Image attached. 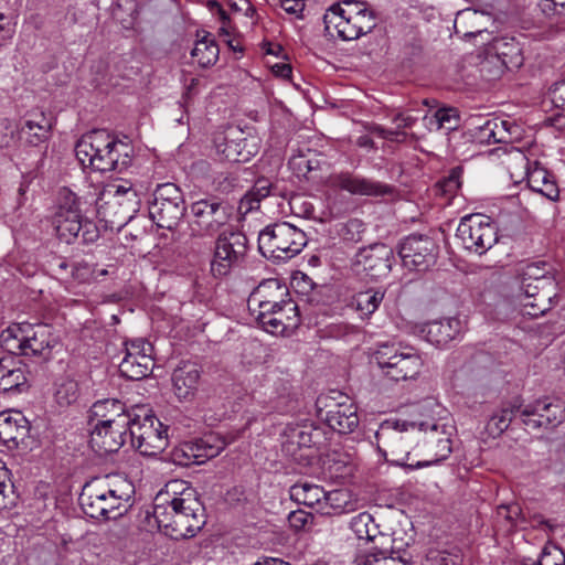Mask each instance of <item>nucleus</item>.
<instances>
[{
  "instance_id": "1",
  "label": "nucleus",
  "mask_w": 565,
  "mask_h": 565,
  "mask_svg": "<svg viewBox=\"0 0 565 565\" xmlns=\"http://www.w3.org/2000/svg\"><path fill=\"white\" fill-rule=\"evenodd\" d=\"M166 494L171 495L167 504L157 503L153 509L159 529L174 540L193 536L204 524V508L196 490L183 480H171Z\"/></svg>"
},
{
  "instance_id": "2",
  "label": "nucleus",
  "mask_w": 565,
  "mask_h": 565,
  "mask_svg": "<svg viewBox=\"0 0 565 565\" xmlns=\"http://www.w3.org/2000/svg\"><path fill=\"white\" fill-rule=\"evenodd\" d=\"M135 487L125 476L115 473L87 483L79 494L83 512L92 519H116L126 510Z\"/></svg>"
},
{
  "instance_id": "3",
  "label": "nucleus",
  "mask_w": 565,
  "mask_h": 565,
  "mask_svg": "<svg viewBox=\"0 0 565 565\" xmlns=\"http://www.w3.org/2000/svg\"><path fill=\"white\" fill-rule=\"evenodd\" d=\"M75 154L83 167L99 172H121L132 161L131 146L106 130H93L83 135L75 146Z\"/></svg>"
},
{
  "instance_id": "4",
  "label": "nucleus",
  "mask_w": 565,
  "mask_h": 565,
  "mask_svg": "<svg viewBox=\"0 0 565 565\" xmlns=\"http://www.w3.org/2000/svg\"><path fill=\"white\" fill-rule=\"evenodd\" d=\"M420 417L416 419H395V427L401 430H416L420 435L423 447L425 448V455L430 456L429 459L418 460L415 465H411L413 468H424L436 465L449 457L452 451V436L456 431V427L452 419L446 416L427 417L424 414H419Z\"/></svg>"
},
{
  "instance_id": "5",
  "label": "nucleus",
  "mask_w": 565,
  "mask_h": 565,
  "mask_svg": "<svg viewBox=\"0 0 565 565\" xmlns=\"http://www.w3.org/2000/svg\"><path fill=\"white\" fill-rule=\"evenodd\" d=\"M323 22L330 34L334 30L342 40L352 41L376 26V15L364 1L341 0L327 10Z\"/></svg>"
},
{
  "instance_id": "6",
  "label": "nucleus",
  "mask_w": 565,
  "mask_h": 565,
  "mask_svg": "<svg viewBox=\"0 0 565 565\" xmlns=\"http://www.w3.org/2000/svg\"><path fill=\"white\" fill-rule=\"evenodd\" d=\"M0 342L9 353L49 359L57 339L49 324L18 323L1 332Z\"/></svg>"
},
{
  "instance_id": "7",
  "label": "nucleus",
  "mask_w": 565,
  "mask_h": 565,
  "mask_svg": "<svg viewBox=\"0 0 565 565\" xmlns=\"http://www.w3.org/2000/svg\"><path fill=\"white\" fill-rule=\"evenodd\" d=\"M95 205L102 221L122 225L138 212L140 199L130 180H119L102 185Z\"/></svg>"
},
{
  "instance_id": "8",
  "label": "nucleus",
  "mask_w": 565,
  "mask_h": 565,
  "mask_svg": "<svg viewBox=\"0 0 565 565\" xmlns=\"http://www.w3.org/2000/svg\"><path fill=\"white\" fill-rule=\"evenodd\" d=\"M53 225L60 241L72 244L81 239L84 244H90L98 239L99 231L96 224L85 217L81 209L79 198L67 192L53 218Z\"/></svg>"
},
{
  "instance_id": "9",
  "label": "nucleus",
  "mask_w": 565,
  "mask_h": 565,
  "mask_svg": "<svg viewBox=\"0 0 565 565\" xmlns=\"http://www.w3.org/2000/svg\"><path fill=\"white\" fill-rule=\"evenodd\" d=\"M307 243L305 232L287 222L268 225L258 235V249L262 255L278 262L295 257Z\"/></svg>"
},
{
  "instance_id": "10",
  "label": "nucleus",
  "mask_w": 565,
  "mask_h": 565,
  "mask_svg": "<svg viewBox=\"0 0 565 565\" xmlns=\"http://www.w3.org/2000/svg\"><path fill=\"white\" fill-rule=\"evenodd\" d=\"M384 374L402 381L416 377L423 367V360L414 348L396 343H381L373 354Z\"/></svg>"
},
{
  "instance_id": "11",
  "label": "nucleus",
  "mask_w": 565,
  "mask_h": 565,
  "mask_svg": "<svg viewBox=\"0 0 565 565\" xmlns=\"http://www.w3.org/2000/svg\"><path fill=\"white\" fill-rule=\"evenodd\" d=\"M138 414L129 427L131 445L143 456H157L168 446V427L145 407H137Z\"/></svg>"
},
{
  "instance_id": "12",
  "label": "nucleus",
  "mask_w": 565,
  "mask_h": 565,
  "mask_svg": "<svg viewBox=\"0 0 565 565\" xmlns=\"http://www.w3.org/2000/svg\"><path fill=\"white\" fill-rule=\"evenodd\" d=\"M190 212V232L194 237L214 236L228 224L232 216L231 206L217 198L194 201Z\"/></svg>"
},
{
  "instance_id": "13",
  "label": "nucleus",
  "mask_w": 565,
  "mask_h": 565,
  "mask_svg": "<svg viewBox=\"0 0 565 565\" xmlns=\"http://www.w3.org/2000/svg\"><path fill=\"white\" fill-rule=\"evenodd\" d=\"M462 246L478 255L484 254L498 241L495 225L483 214H469L460 220L456 233Z\"/></svg>"
},
{
  "instance_id": "14",
  "label": "nucleus",
  "mask_w": 565,
  "mask_h": 565,
  "mask_svg": "<svg viewBox=\"0 0 565 565\" xmlns=\"http://www.w3.org/2000/svg\"><path fill=\"white\" fill-rule=\"evenodd\" d=\"M247 250L246 236L236 231L224 230L220 233L213 259L211 262V273L214 277H224L231 270L238 266Z\"/></svg>"
},
{
  "instance_id": "15",
  "label": "nucleus",
  "mask_w": 565,
  "mask_h": 565,
  "mask_svg": "<svg viewBox=\"0 0 565 565\" xmlns=\"http://www.w3.org/2000/svg\"><path fill=\"white\" fill-rule=\"evenodd\" d=\"M437 252L438 247L433 238L417 234L405 237L398 249L403 265L418 271L427 270L435 264Z\"/></svg>"
},
{
  "instance_id": "16",
  "label": "nucleus",
  "mask_w": 565,
  "mask_h": 565,
  "mask_svg": "<svg viewBox=\"0 0 565 565\" xmlns=\"http://www.w3.org/2000/svg\"><path fill=\"white\" fill-rule=\"evenodd\" d=\"M520 419L529 430L553 429L565 419V407L558 402L539 399L522 405Z\"/></svg>"
},
{
  "instance_id": "17",
  "label": "nucleus",
  "mask_w": 565,
  "mask_h": 565,
  "mask_svg": "<svg viewBox=\"0 0 565 565\" xmlns=\"http://www.w3.org/2000/svg\"><path fill=\"white\" fill-rule=\"evenodd\" d=\"M395 260L393 249L385 244H373L361 248L355 255V265L359 271L364 273L371 279L386 277L392 270Z\"/></svg>"
},
{
  "instance_id": "18",
  "label": "nucleus",
  "mask_w": 565,
  "mask_h": 565,
  "mask_svg": "<svg viewBox=\"0 0 565 565\" xmlns=\"http://www.w3.org/2000/svg\"><path fill=\"white\" fill-rule=\"evenodd\" d=\"M151 345L142 339L126 343V354L119 363L122 376L130 380H141L151 373L153 360Z\"/></svg>"
},
{
  "instance_id": "19",
  "label": "nucleus",
  "mask_w": 565,
  "mask_h": 565,
  "mask_svg": "<svg viewBox=\"0 0 565 565\" xmlns=\"http://www.w3.org/2000/svg\"><path fill=\"white\" fill-rule=\"evenodd\" d=\"M255 319L264 330L274 335H284L291 332L299 324L297 305L288 299L286 303L268 312L256 313Z\"/></svg>"
},
{
  "instance_id": "20",
  "label": "nucleus",
  "mask_w": 565,
  "mask_h": 565,
  "mask_svg": "<svg viewBox=\"0 0 565 565\" xmlns=\"http://www.w3.org/2000/svg\"><path fill=\"white\" fill-rule=\"evenodd\" d=\"M138 414L137 408L128 409L125 403L116 398L97 401L90 408V417L98 425L130 427Z\"/></svg>"
},
{
  "instance_id": "21",
  "label": "nucleus",
  "mask_w": 565,
  "mask_h": 565,
  "mask_svg": "<svg viewBox=\"0 0 565 565\" xmlns=\"http://www.w3.org/2000/svg\"><path fill=\"white\" fill-rule=\"evenodd\" d=\"M288 289L278 279L271 278L262 281L248 298V308L252 315L268 312L287 302Z\"/></svg>"
},
{
  "instance_id": "22",
  "label": "nucleus",
  "mask_w": 565,
  "mask_h": 565,
  "mask_svg": "<svg viewBox=\"0 0 565 565\" xmlns=\"http://www.w3.org/2000/svg\"><path fill=\"white\" fill-rule=\"evenodd\" d=\"M129 427L94 424L89 444L99 456L117 452L126 443Z\"/></svg>"
},
{
  "instance_id": "23",
  "label": "nucleus",
  "mask_w": 565,
  "mask_h": 565,
  "mask_svg": "<svg viewBox=\"0 0 565 565\" xmlns=\"http://www.w3.org/2000/svg\"><path fill=\"white\" fill-rule=\"evenodd\" d=\"M461 332V321L458 318H444L424 323L419 334L427 342L444 347L455 340Z\"/></svg>"
},
{
  "instance_id": "24",
  "label": "nucleus",
  "mask_w": 565,
  "mask_h": 565,
  "mask_svg": "<svg viewBox=\"0 0 565 565\" xmlns=\"http://www.w3.org/2000/svg\"><path fill=\"white\" fill-rule=\"evenodd\" d=\"M318 416L340 433H352L359 425L356 408L352 404H333L328 411L319 409Z\"/></svg>"
},
{
  "instance_id": "25",
  "label": "nucleus",
  "mask_w": 565,
  "mask_h": 565,
  "mask_svg": "<svg viewBox=\"0 0 565 565\" xmlns=\"http://www.w3.org/2000/svg\"><path fill=\"white\" fill-rule=\"evenodd\" d=\"M201 372L196 364L184 362L172 373L173 393L180 402L191 401L199 385Z\"/></svg>"
},
{
  "instance_id": "26",
  "label": "nucleus",
  "mask_w": 565,
  "mask_h": 565,
  "mask_svg": "<svg viewBox=\"0 0 565 565\" xmlns=\"http://www.w3.org/2000/svg\"><path fill=\"white\" fill-rule=\"evenodd\" d=\"M185 212L184 200L152 201L149 215L158 227L173 230L178 226Z\"/></svg>"
},
{
  "instance_id": "27",
  "label": "nucleus",
  "mask_w": 565,
  "mask_h": 565,
  "mask_svg": "<svg viewBox=\"0 0 565 565\" xmlns=\"http://www.w3.org/2000/svg\"><path fill=\"white\" fill-rule=\"evenodd\" d=\"M237 438L236 435L228 434L221 436L220 434H207L202 438L189 440L190 447L193 450L194 461L196 465H202L207 460L220 455L224 448Z\"/></svg>"
},
{
  "instance_id": "28",
  "label": "nucleus",
  "mask_w": 565,
  "mask_h": 565,
  "mask_svg": "<svg viewBox=\"0 0 565 565\" xmlns=\"http://www.w3.org/2000/svg\"><path fill=\"white\" fill-rule=\"evenodd\" d=\"M216 151L228 162H247L257 153V147L244 137L226 136L222 141H216Z\"/></svg>"
},
{
  "instance_id": "29",
  "label": "nucleus",
  "mask_w": 565,
  "mask_h": 565,
  "mask_svg": "<svg viewBox=\"0 0 565 565\" xmlns=\"http://www.w3.org/2000/svg\"><path fill=\"white\" fill-rule=\"evenodd\" d=\"M393 429L391 436L388 437L391 440L390 446V454L392 456L391 461L395 463L396 466L405 467L409 470H414L411 465H414L413 462H409V456L412 452V448L409 447V437L403 436L401 433L404 430H401L395 427V420L394 422H386L384 425H382L381 430L376 434V437L380 438L386 434L388 429Z\"/></svg>"
},
{
  "instance_id": "30",
  "label": "nucleus",
  "mask_w": 565,
  "mask_h": 565,
  "mask_svg": "<svg viewBox=\"0 0 565 565\" xmlns=\"http://www.w3.org/2000/svg\"><path fill=\"white\" fill-rule=\"evenodd\" d=\"M29 430V422L21 412L0 414V439L4 444L18 446L28 437Z\"/></svg>"
},
{
  "instance_id": "31",
  "label": "nucleus",
  "mask_w": 565,
  "mask_h": 565,
  "mask_svg": "<svg viewBox=\"0 0 565 565\" xmlns=\"http://www.w3.org/2000/svg\"><path fill=\"white\" fill-rule=\"evenodd\" d=\"M52 124L43 113L33 114L20 127V139L32 147L45 143L51 136Z\"/></svg>"
},
{
  "instance_id": "32",
  "label": "nucleus",
  "mask_w": 565,
  "mask_h": 565,
  "mask_svg": "<svg viewBox=\"0 0 565 565\" xmlns=\"http://www.w3.org/2000/svg\"><path fill=\"white\" fill-rule=\"evenodd\" d=\"M511 124L507 120L490 118L473 126L472 138L479 143L508 142L511 136Z\"/></svg>"
},
{
  "instance_id": "33",
  "label": "nucleus",
  "mask_w": 565,
  "mask_h": 565,
  "mask_svg": "<svg viewBox=\"0 0 565 565\" xmlns=\"http://www.w3.org/2000/svg\"><path fill=\"white\" fill-rule=\"evenodd\" d=\"M526 179L532 191L542 194L551 201L558 200L559 189L555 177L544 167L535 163V166L527 171Z\"/></svg>"
},
{
  "instance_id": "34",
  "label": "nucleus",
  "mask_w": 565,
  "mask_h": 565,
  "mask_svg": "<svg viewBox=\"0 0 565 565\" xmlns=\"http://www.w3.org/2000/svg\"><path fill=\"white\" fill-rule=\"evenodd\" d=\"M489 21V14L472 9H466L457 14L455 29L458 34L465 38H472L487 31Z\"/></svg>"
},
{
  "instance_id": "35",
  "label": "nucleus",
  "mask_w": 565,
  "mask_h": 565,
  "mask_svg": "<svg viewBox=\"0 0 565 565\" xmlns=\"http://www.w3.org/2000/svg\"><path fill=\"white\" fill-rule=\"evenodd\" d=\"M290 499L298 504H303L309 508L316 509L320 513V508L323 504L326 490L318 484L310 482H298L290 487Z\"/></svg>"
},
{
  "instance_id": "36",
  "label": "nucleus",
  "mask_w": 565,
  "mask_h": 565,
  "mask_svg": "<svg viewBox=\"0 0 565 565\" xmlns=\"http://www.w3.org/2000/svg\"><path fill=\"white\" fill-rule=\"evenodd\" d=\"M355 510V502L349 491L337 489L326 491L323 504L320 508L321 515H341Z\"/></svg>"
},
{
  "instance_id": "37",
  "label": "nucleus",
  "mask_w": 565,
  "mask_h": 565,
  "mask_svg": "<svg viewBox=\"0 0 565 565\" xmlns=\"http://www.w3.org/2000/svg\"><path fill=\"white\" fill-rule=\"evenodd\" d=\"M521 408V403L513 402L493 413V415L487 422L484 428L488 436L491 438L499 437L504 430L508 429L513 419L520 418Z\"/></svg>"
},
{
  "instance_id": "38",
  "label": "nucleus",
  "mask_w": 565,
  "mask_h": 565,
  "mask_svg": "<svg viewBox=\"0 0 565 565\" xmlns=\"http://www.w3.org/2000/svg\"><path fill=\"white\" fill-rule=\"evenodd\" d=\"M492 49L507 68H518L523 64L520 44L514 39H495Z\"/></svg>"
},
{
  "instance_id": "39",
  "label": "nucleus",
  "mask_w": 565,
  "mask_h": 565,
  "mask_svg": "<svg viewBox=\"0 0 565 565\" xmlns=\"http://www.w3.org/2000/svg\"><path fill=\"white\" fill-rule=\"evenodd\" d=\"M218 53L217 43L212 35L207 34L195 42L191 56L201 67H209L216 63Z\"/></svg>"
},
{
  "instance_id": "40",
  "label": "nucleus",
  "mask_w": 565,
  "mask_h": 565,
  "mask_svg": "<svg viewBox=\"0 0 565 565\" xmlns=\"http://www.w3.org/2000/svg\"><path fill=\"white\" fill-rule=\"evenodd\" d=\"M521 281L540 284L541 289L555 288V279L551 275V266L545 262L527 264L522 269Z\"/></svg>"
},
{
  "instance_id": "41",
  "label": "nucleus",
  "mask_w": 565,
  "mask_h": 565,
  "mask_svg": "<svg viewBox=\"0 0 565 565\" xmlns=\"http://www.w3.org/2000/svg\"><path fill=\"white\" fill-rule=\"evenodd\" d=\"M384 298V291L380 289H367L358 292L352 301V306L360 313L361 318H369L373 315Z\"/></svg>"
},
{
  "instance_id": "42",
  "label": "nucleus",
  "mask_w": 565,
  "mask_h": 565,
  "mask_svg": "<svg viewBox=\"0 0 565 565\" xmlns=\"http://www.w3.org/2000/svg\"><path fill=\"white\" fill-rule=\"evenodd\" d=\"M542 294L531 300L521 301L522 315L537 318L551 309L552 299L556 296L555 288L541 289Z\"/></svg>"
},
{
  "instance_id": "43",
  "label": "nucleus",
  "mask_w": 565,
  "mask_h": 565,
  "mask_svg": "<svg viewBox=\"0 0 565 565\" xmlns=\"http://www.w3.org/2000/svg\"><path fill=\"white\" fill-rule=\"evenodd\" d=\"M350 529L359 540L375 541L380 534L379 525L369 512H361L350 521Z\"/></svg>"
},
{
  "instance_id": "44",
  "label": "nucleus",
  "mask_w": 565,
  "mask_h": 565,
  "mask_svg": "<svg viewBox=\"0 0 565 565\" xmlns=\"http://www.w3.org/2000/svg\"><path fill=\"white\" fill-rule=\"evenodd\" d=\"M312 444V430L309 427H291L288 429L284 448L288 454L295 456L296 449L309 448Z\"/></svg>"
},
{
  "instance_id": "45",
  "label": "nucleus",
  "mask_w": 565,
  "mask_h": 565,
  "mask_svg": "<svg viewBox=\"0 0 565 565\" xmlns=\"http://www.w3.org/2000/svg\"><path fill=\"white\" fill-rule=\"evenodd\" d=\"M521 520V508L518 503L502 504L497 508L495 522L504 531L510 532Z\"/></svg>"
},
{
  "instance_id": "46",
  "label": "nucleus",
  "mask_w": 565,
  "mask_h": 565,
  "mask_svg": "<svg viewBox=\"0 0 565 565\" xmlns=\"http://www.w3.org/2000/svg\"><path fill=\"white\" fill-rule=\"evenodd\" d=\"M113 17L124 29H131L137 20V3L134 0H119L113 9Z\"/></svg>"
},
{
  "instance_id": "47",
  "label": "nucleus",
  "mask_w": 565,
  "mask_h": 565,
  "mask_svg": "<svg viewBox=\"0 0 565 565\" xmlns=\"http://www.w3.org/2000/svg\"><path fill=\"white\" fill-rule=\"evenodd\" d=\"M28 377L25 365L18 362L15 367H12L11 373L3 380L0 379V392L7 393L11 391L21 392L26 386Z\"/></svg>"
},
{
  "instance_id": "48",
  "label": "nucleus",
  "mask_w": 565,
  "mask_h": 565,
  "mask_svg": "<svg viewBox=\"0 0 565 565\" xmlns=\"http://www.w3.org/2000/svg\"><path fill=\"white\" fill-rule=\"evenodd\" d=\"M392 192L393 188L391 185L362 177L356 195L384 196Z\"/></svg>"
},
{
  "instance_id": "49",
  "label": "nucleus",
  "mask_w": 565,
  "mask_h": 565,
  "mask_svg": "<svg viewBox=\"0 0 565 565\" xmlns=\"http://www.w3.org/2000/svg\"><path fill=\"white\" fill-rule=\"evenodd\" d=\"M462 555L458 551H430L424 565H462Z\"/></svg>"
},
{
  "instance_id": "50",
  "label": "nucleus",
  "mask_w": 565,
  "mask_h": 565,
  "mask_svg": "<svg viewBox=\"0 0 565 565\" xmlns=\"http://www.w3.org/2000/svg\"><path fill=\"white\" fill-rule=\"evenodd\" d=\"M430 125H435L436 129L445 128L447 130L456 129L458 124L457 110L454 108L438 109L430 118Z\"/></svg>"
},
{
  "instance_id": "51",
  "label": "nucleus",
  "mask_w": 565,
  "mask_h": 565,
  "mask_svg": "<svg viewBox=\"0 0 565 565\" xmlns=\"http://www.w3.org/2000/svg\"><path fill=\"white\" fill-rule=\"evenodd\" d=\"M365 231L364 223L359 218H350L342 227L340 235L344 241L356 243L362 239Z\"/></svg>"
},
{
  "instance_id": "52",
  "label": "nucleus",
  "mask_w": 565,
  "mask_h": 565,
  "mask_svg": "<svg viewBox=\"0 0 565 565\" xmlns=\"http://www.w3.org/2000/svg\"><path fill=\"white\" fill-rule=\"evenodd\" d=\"M55 398L61 406L73 404L77 399V384L74 381L63 382L56 390Z\"/></svg>"
},
{
  "instance_id": "53",
  "label": "nucleus",
  "mask_w": 565,
  "mask_h": 565,
  "mask_svg": "<svg viewBox=\"0 0 565 565\" xmlns=\"http://www.w3.org/2000/svg\"><path fill=\"white\" fill-rule=\"evenodd\" d=\"M361 178V175H355L350 172H342L335 174L332 182L339 189L356 195Z\"/></svg>"
},
{
  "instance_id": "54",
  "label": "nucleus",
  "mask_w": 565,
  "mask_h": 565,
  "mask_svg": "<svg viewBox=\"0 0 565 565\" xmlns=\"http://www.w3.org/2000/svg\"><path fill=\"white\" fill-rule=\"evenodd\" d=\"M183 200L181 190L174 183L159 184L153 192L152 201Z\"/></svg>"
},
{
  "instance_id": "55",
  "label": "nucleus",
  "mask_w": 565,
  "mask_h": 565,
  "mask_svg": "<svg viewBox=\"0 0 565 565\" xmlns=\"http://www.w3.org/2000/svg\"><path fill=\"white\" fill-rule=\"evenodd\" d=\"M540 561L543 565H565V555L558 546L547 544L542 550Z\"/></svg>"
},
{
  "instance_id": "56",
  "label": "nucleus",
  "mask_w": 565,
  "mask_h": 565,
  "mask_svg": "<svg viewBox=\"0 0 565 565\" xmlns=\"http://www.w3.org/2000/svg\"><path fill=\"white\" fill-rule=\"evenodd\" d=\"M94 277V268L85 262L72 263L70 278L78 284H86Z\"/></svg>"
},
{
  "instance_id": "57",
  "label": "nucleus",
  "mask_w": 565,
  "mask_h": 565,
  "mask_svg": "<svg viewBox=\"0 0 565 565\" xmlns=\"http://www.w3.org/2000/svg\"><path fill=\"white\" fill-rule=\"evenodd\" d=\"M317 159H308L302 154L294 156L289 160V166L292 170L297 172L298 175L306 177L307 173L316 170L318 168Z\"/></svg>"
},
{
  "instance_id": "58",
  "label": "nucleus",
  "mask_w": 565,
  "mask_h": 565,
  "mask_svg": "<svg viewBox=\"0 0 565 565\" xmlns=\"http://www.w3.org/2000/svg\"><path fill=\"white\" fill-rule=\"evenodd\" d=\"M172 456H173L174 462L180 466L188 467V466L196 465V461H194L193 450L190 447L189 440L184 441V443L180 444L178 447H175L172 452Z\"/></svg>"
},
{
  "instance_id": "59",
  "label": "nucleus",
  "mask_w": 565,
  "mask_h": 565,
  "mask_svg": "<svg viewBox=\"0 0 565 565\" xmlns=\"http://www.w3.org/2000/svg\"><path fill=\"white\" fill-rule=\"evenodd\" d=\"M313 519L312 514L303 510L291 511L288 514V523L295 531H301Z\"/></svg>"
},
{
  "instance_id": "60",
  "label": "nucleus",
  "mask_w": 565,
  "mask_h": 565,
  "mask_svg": "<svg viewBox=\"0 0 565 565\" xmlns=\"http://www.w3.org/2000/svg\"><path fill=\"white\" fill-rule=\"evenodd\" d=\"M12 487L10 471L6 462L0 459V508L4 507V499L8 492L12 490Z\"/></svg>"
},
{
  "instance_id": "61",
  "label": "nucleus",
  "mask_w": 565,
  "mask_h": 565,
  "mask_svg": "<svg viewBox=\"0 0 565 565\" xmlns=\"http://www.w3.org/2000/svg\"><path fill=\"white\" fill-rule=\"evenodd\" d=\"M460 171L454 169L450 174L438 182L440 191L445 194H452L460 188Z\"/></svg>"
},
{
  "instance_id": "62",
  "label": "nucleus",
  "mask_w": 565,
  "mask_h": 565,
  "mask_svg": "<svg viewBox=\"0 0 565 565\" xmlns=\"http://www.w3.org/2000/svg\"><path fill=\"white\" fill-rule=\"evenodd\" d=\"M548 96L557 107H565V79L554 83L548 88Z\"/></svg>"
},
{
  "instance_id": "63",
  "label": "nucleus",
  "mask_w": 565,
  "mask_h": 565,
  "mask_svg": "<svg viewBox=\"0 0 565 565\" xmlns=\"http://www.w3.org/2000/svg\"><path fill=\"white\" fill-rule=\"evenodd\" d=\"M540 8L545 15L565 13V0H541Z\"/></svg>"
},
{
  "instance_id": "64",
  "label": "nucleus",
  "mask_w": 565,
  "mask_h": 565,
  "mask_svg": "<svg viewBox=\"0 0 565 565\" xmlns=\"http://www.w3.org/2000/svg\"><path fill=\"white\" fill-rule=\"evenodd\" d=\"M520 289H521V294L519 295L520 303H521V301L531 300L532 298L542 294L541 285L531 282V281H529V282L521 281Z\"/></svg>"
}]
</instances>
